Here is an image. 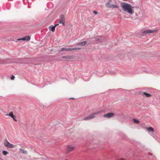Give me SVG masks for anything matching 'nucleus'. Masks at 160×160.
<instances>
[{
    "label": "nucleus",
    "instance_id": "nucleus-24",
    "mask_svg": "<svg viewBox=\"0 0 160 160\" xmlns=\"http://www.w3.org/2000/svg\"><path fill=\"white\" fill-rule=\"evenodd\" d=\"M119 160H125L124 159H120Z\"/></svg>",
    "mask_w": 160,
    "mask_h": 160
},
{
    "label": "nucleus",
    "instance_id": "nucleus-5",
    "mask_svg": "<svg viewBox=\"0 0 160 160\" xmlns=\"http://www.w3.org/2000/svg\"><path fill=\"white\" fill-rule=\"evenodd\" d=\"M75 147L74 146L68 145L67 146V151L68 152H71L73 151L75 149Z\"/></svg>",
    "mask_w": 160,
    "mask_h": 160
},
{
    "label": "nucleus",
    "instance_id": "nucleus-10",
    "mask_svg": "<svg viewBox=\"0 0 160 160\" xmlns=\"http://www.w3.org/2000/svg\"><path fill=\"white\" fill-rule=\"evenodd\" d=\"M86 41H83L81 42L77 43L76 45L78 46H84L87 44Z\"/></svg>",
    "mask_w": 160,
    "mask_h": 160
},
{
    "label": "nucleus",
    "instance_id": "nucleus-14",
    "mask_svg": "<svg viewBox=\"0 0 160 160\" xmlns=\"http://www.w3.org/2000/svg\"><path fill=\"white\" fill-rule=\"evenodd\" d=\"M81 49L80 48H71V51H75V50H79Z\"/></svg>",
    "mask_w": 160,
    "mask_h": 160
},
{
    "label": "nucleus",
    "instance_id": "nucleus-17",
    "mask_svg": "<svg viewBox=\"0 0 160 160\" xmlns=\"http://www.w3.org/2000/svg\"><path fill=\"white\" fill-rule=\"evenodd\" d=\"M143 94L145 95L147 97H149L151 96V94H148L146 92H143Z\"/></svg>",
    "mask_w": 160,
    "mask_h": 160
},
{
    "label": "nucleus",
    "instance_id": "nucleus-18",
    "mask_svg": "<svg viewBox=\"0 0 160 160\" xmlns=\"http://www.w3.org/2000/svg\"><path fill=\"white\" fill-rule=\"evenodd\" d=\"M20 151L23 153L24 154H27V152L26 151L23 150L22 149H20Z\"/></svg>",
    "mask_w": 160,
    "mask_h": 160
},
{
    "label": "nucleus",
    "instance_id": "nucleus-2",
    "mask_svg": "<svg viewBox=\"0 0 160 160\" xmlns=\"http://www.w3.org/2000/svg\"><path fill=\"white\" fill-rule=\"evenodd\" d=\"M99 113V112H96L93 113L92 114L90 115L88 117L84 118H83V120H84L86 121L91 119L95 118V116Z\"/></svg>",
    "mask_w": 160,
    "mask_h": 160
},
{
    "label": "nucleus",
    "instance_id": "nucleus-22",
    "mask_svg": "<svg viewBox=\"0 0 160 160\" xmlns=\"http://www.w3.org/2000/svg\"><path fill=\"white\" fill-rule=\"evenodd\" d=\"M93 13L95 14H98L97 12L96 11H94L93 12Z\"/></svg>",
    "mask_w": 160,
    "mask_h": 160
},
{
    "label": "nucleus",
    "instance_id": "nucleus-15",
    "mask_svg": "<svg viewBox=\"0 0 160 160\" xmlns=\"http://www.w3.org/2000/svg\"><path fill=\"white\" fill-rule=\"evenodd\" d=\"M148 132H153L154 131L153 128L151 127L148 128Z\"/></svg>",
    "mask_w": 160,
    "mask_h": 160
},
{
    "label": "nucleus",
    "instance_id": "nucleus-7",
    "mask_svg": "<svg viewBox=\"0 0 160 160\" xmlns=\"http://www.w3.org/2000/svg\"><path fill=\"white\" fill-rule=\"evenodd\" d=\"M65 22V18L64 15H62L61 16L59 20V23H62V24L64 26L65 25L64 23Z\"/></svg>",
    "mask_w": 160,
    "mask_h": 160
},
{
    "label": "nucleus",
    "instance_id": "nucleus-25",
    "mask_svg": "<svg viewBox=\"0 0 160 160\" xmlns=\"http://www.w3.org/2000/svg\"><path fill=\"white\" fill-rule=\"evenodd\" d=\"M71 98L72 99H74V98Z\"/></svg>",
    "mask_w": 160,
    "mask_h": 160
},
{
    "label": "nucleus",
    "instance_id": "nucleus-12",
    "mask_svg": "<svg viewBox=\"0 0 160 160\" xmlns=\"http://www.w3.org/2000/svg\"><path fill=\"white\" fill-rule=\"evenodd\" d=\"M8 115L11 117L15 121H17V119L15 118V116L13 114V113L12 112H10Z\"/></svg>",
    "mask_w": 160,
    "mask_h": 160
},
{
    "label": "nucleus",
    "instance_id": "nucleus-1",
    "mask_svg": "<svg viewBox=\"0 0 160 160\" xmlns=\"http://www.w3.org/2000/svg\"><path fill=\"white\" fill-rule=\"evenodd\" d=\"M121 6L123 11L130 15H132L134 13L133 10L134 7H132L130 4L124 2L121 4Z\"/></svg>",
    "mask_w": 160,
    "mask_h": 160
},
{
    "label": "nucleus",
    "instance_id": "nucleus-13",
    "mask_svg": "<svg viewBox=\"0 0 160 160\" xmlns=\"http://www.w3.org/2000/svg\"><path fill=\"white\" fill-rule=\"evenodd\" d=\"M71 48H62L61 49L59 50V52H62L63 51H71Z\"/></svg>",
    "mask_w": 160,
    "mask_h": 160
},
{
    "label": "nucleus",
    "instance_id": "nucleus-21",
    "mask_svg": "<svg viewBox=\"0 0 160 160\" xmlns=\"http://www.w3.org/2000/svg\"><path fill=\"white\" fill-rule=\"evenodd\" d=\"M14 78H15V77L13 75H12L11 77V80H13L14 79Z\"/></svg>",
    "mask_w": 160,
    "mask_h": 160
},
{
    "label": "nucleus",
    "instance_id": "nucleus-19",
    "mask_svg": "<svg viewBox=\"0 0 160 160\" xmlns=\"http://www.w3.org/2000/svg\"><path fill=\"white\" fill-rule=\"evenodd\" d=\"M132 120L133 121V122L136 123H138L139 122L138 120H137L135 118H133Z\"/></svg>",
    "mask_w": 160,
    "mask_h": 160
},
{
    "label": "nucleus",
    "instance_id": "nucleus-3",
    "mask_svg": "<svg viewBox=\"0 0 160 160\" xmlns=\"http://www.w3.org/2000/svg\"><path fill=\"white\" fill-rule=\"evenodd\" d=\"M4 144L5 146L9 148H14L15 146V145L9 143L6 139L5 140Z\"/></svg>",
    "mask_w": 160,
    "mask_h": 160
},
{
    "label": "nucleus",
    "instance_id": "nucleus-20",
    "mask_svg": "<svg viewBox=\"0 0 160 160\" xmlns=\"http://www.w3.org/2000/svg\"><path fill=\"white\" fill-rule=\"evenodd\" d=\"M2 153L4 155H6L8 153V152L4 150L2 151Z\"/></svg>",
    "mask_w": 160,
    "mask_h": 160
},
{
    "label": "nucleus",
    "instance_id": "nucleus-6",
    "mask_svg": "<svg viewBox=\"0 0 160 160\" xmlns=\"http://www.w3.org/2000/svg\"><path fill=\"white\" fill-rule=\"evenodd\" d=\"M106 6L107 7L110 8H118V6L114 4H110V2H107L106 3Z\"/></svg>",
    "mask_w": 160,
    "mask_h": 160
},
{
    "label": "nucleus",
    "instance_id": "nucleus-16",
    "mask_svg": "<svg viewBox=\"0 0 160 160\" xmlns=\"http://www.w3.org/2000/svg\"><path fill=\"white\" fill-rule=\"evenodd\" d=\"M62 58L65 59H69L70 58L69 56H66L62 57Z\"/></svg>",
    "mask_w": 160,
    "mask_h": 160
},
{
    "label": "nucleus",
    "instance_id": "nucleus-23",
    "mask_svg": "<svg viewBox=\"0 0 160 160\" xmlns=\"http://www.w3.org/2000/svg\"><path fill=\"white\" fill-rule=\"evenodd\" d=\"M99 39H97V41H99Z\"/></svg>",
    "mask_w": 160,
    "mask_h": 160
},
{
    "label": "nucleus",
    "instance_id": "nucleus-8",
    "mask_svg": "<svg viewBox=\"0 0 160 160\" xmlns=\"http://www.w3.org/2000/svg\"><path fill=\"white\" fill-rule=\"evenodd\" d=\"M30 37L28 36H25V37L18 39L17 40V41H19V40H23V41H29L30 39Z\"/></svg>",
    "mask_w": 160,
    "mask_h": 160
},
{
    "label": "nucleus",
    "instance_id": "nucleus-4",
    "mask_svg": "<svg viewBox=\"0 0 160 160\" xmlns=\"http://www.w3.org/2000/svg\"><path fill=\"white\" fill-rule=\"evenodd\" d=\"M157 32V30H148L144 31L142 32V34H143V35L144 34H146L148 33H152Z\"/></svg>",
    "mask_w": 160,
    "mask_h": 160
},
{
    "label": "nucleus",
    "instance_id": "nucleus-11",
    "mask_svg": "<svg viewBox=\"0 0 160 160\" xmlns=\"http://www.w3.org/2000/svg\"><path fill=\"white\" fill-rule=\"evenodd\" d=\"M58 25V24H55L54 26H50L49 28L51 30V31H52L53 32L55 31V28Z\"/></svg>",
    "mask_w": 160,
    "mask_h": 160
},
{
    "label": "nucleus",
    "instance_id": "nucleus-9",
    "mask_svg": "<svg viewBox=\"0 0 160 160\" xmlns=\"http://www.w3.org/2000/svg\"><path fill=\"white\" fill-rule=\"evenodd\" d=\"M114 113L112 112H109L104 115L103 117L105 118H110L114 116Z\"/></svg>",
    "mask_w": 160,
    "mask_h": 160
}]
</instances>
